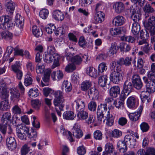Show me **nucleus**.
Wrapping results in <instances>:
<instances>
[{
    "label": "nucleus",
    "mask_w": 155,
    "mask_h": 155,
    "mask_svg": "<svg viewBox=\"0 0 155 155\" xmlns=\"http://www.w3.org/2000/svg\"><path fill=\"white\" fill-rule=\"evenodd\" d=\"M110 67L114 69V71L110 74V80L114 83L118 84L122 80L124 75L121 67L117 65L112 66L111 63L110 64Z\"/></svg>",
    "instance_id": "1"
},
{
    "label": "nucleus",
    "mask_w": 155,
    "mask_h": 155,
    "mask_svg": "<svg viewBox=\"0 0 155 155\" xmlns=\"http://www.w3.org/2000/svg\"><path fill=\"white\" fill-rule=\"evenodd\" d=\"M97 112L103 114L107 113L106 116H105L106 120V125L107 126H111L113 125L114 117L112 114H110L109 111H107V105L106 104H101L99 105Z\"/></svg>",
    "instance_id": "2"
},
{
    "label": "nucleus",
    "mask_w": 155,
    "mask_h": 155,
    "mask_svg": "<svg viewBox=\"0 0 155 155\" xmlns=\"http://www.w3.org/2000/svg\"><path fill=\"white\" fill-rule=\"evenodd\" d=\"M13 24L12 18L8 15H3L0 17V28L3 30L12 28Z\"/></svg>",
    "instance_id": "3"
},
{
    "label": "nucleus",
    "mask_w": 155,
    "mask_h": 155,
    "mask_svg": "<svg viewBox=\"0 0 155 155\" xmlns=\"http://www.w3.org/2000/svg\"><path fill=\"white\" fill-rule=\"evenodd\" d=\"M24 19L20 15L17 14L15 16V23L18 27L15 31V34L16 36H19L21 34V29L23 28Z\"/></svg>",
    "instance_id": "4"
},
{
    "label": "nucleus",
    "mask_w": 155,
    "mask_h": 155,
    "mask_svg": "<svg viewBox=\"0 0 155 155\" xmlns=\"http://www.w3.org/2000/svg\"><path fill=\"white\" fill-rule=\"evenodd\" d=\"M145 27L148 30L151 35H155V17L152 16L148 21L144 24Z\"/></svg>",
    "instance_id": "5"
},
{
    "label": "nucleus",
    "mask_w": 155,
    "mask_h": 155,
    "mask_svg": "<svg viewBox=\"0 0 155 155\" xmlns=\"http://www.w3.org/2000/svg\"><path fill=\"white\" fill-rule=\"evenodd\" d=\"M132 62L134 63L136 61L133 60L132 58L127 57L125 59L121 58L117 61H113L112 62V66H115L117 65L121 67V65L123 64L126 66H130L131 65Z\"/></svg>",
    "instance_id": "6"
},
{
    "label": "nucleus",
    "mask_w": 155,
    "mask_h": 155,
    "mask_svg": "<svg viewBox=\"0 0 155 155\" xmlns=\"http://www.w3.org/2000/svg\"><path fill=\"white\" fill-rule=\"evenodd\" d=\"M88 61V58L87 55L79 54L72 57L71 59V62L75 65H79L81 64L83 61L85 63Z\"/></svg>",
    "instance_id": "7"
},
{
    "label": "nucleus",
    "mask_w": 155,
    "mask_h": 155,
    "mask_svg": "<svg viewBox=\"0 0 155 155\" xmlns=\"http://www.w3.org/2000/svg\"><path fill=\"white\" fill-rule=\"evenodd\" d=\"M48 50L49 51V54L53 55L52 57L54 60V63L52 66L51 68H54L56 67L59 66V64L58 61L59 59V55L57 54H55V49L54 46H51L48 47Z\"/></svg>",
    "instance_id": "8"
},
{
    "label": "nucleus",
    "mask_w": 155,
    "mask_h": 155,
    "mask_svg": "<svg viewBox=\"0 0 155 155\" xmlns=\"http://www.w3.org/2000/svg\"><path fill=\"white\" fill-rule=\"evenodd\" d=\"M143 79L146 84V90L145 91L149 94L153 93L155 92V82L149 81L147 78L145 76L143 77Z\"/></svg>",
    "instance_id": "9"
},
{
    "label": "nucleus",
    "mask_w": 155,
    "mask_h": 155,
    "mask_svg": "<svg viewBox=\"0 0 155 155\" xmlns=\"http://www.w3.org/2000/svg\"><path fill=\"white\" fill-rule=\"evenodd\" d=\"M132 82L134 87L137 90L140 89L143 86L140 76L137 74H135L132 76Z\"/></svg>",
    "instance_id": "10"
},
{
    "label": "nucleus",
    "mask_w": 155,
    "mask_h": 155,
    "mask_svg": "<svg viewBox=\"0 0 155 155\" xmlns=\"http://www.w3.org/2000/svg\"><path fill=\"white\" fill-rule=\"evenodd\" d=\"M72 133L73 136L77 139H80L83 135L82 131L80 129V126L79 124H75L72 129Z\"/></svg>",
    "instance_id": "11"
},
{
    "label": "nucleus",
    "mask_w": 155,
    "mask_h": 155,
    "mask_svg": "<svg viewBox=\"0 0 155 155\" xmlns=\"http://www.w3.org/2000/svg\"><path fill=\"white\" fill-rule=\"evenodd\" d=\"M16 5L11 0H6L5 6L6 13L9 15H12L15 9Z\"/></svg>",
    "instance_id": "12"
},
{
    "label": "nucleus",
    "mask_w": 155,
    "mask_h": 155,
    "mask_svg": "<svg viewBox=\"0 0 155 155\" xmlns=\"http://www.w3.org/2000/svg\"><path fill=\"white\" fill-rule=\"evenodd\" d=\"M143 108L142 105H140L137 112L134 113H130L128 114L129 118L132 121H136L138 120L141 114Z\"/></svg>",
    "instance_id": "13"
},
{
    "label": "nucleus",
    "mask_w": 155,
    "mask_h": 155,
    "mask_svg": "<svg viewBox=\"0 0 155 155\" xmlns=\"http://www.w3.org/2000/svg\"><path fill=\"white\" fill-rule=\"evenodd\" d=\"M7 146L8 149L11 150H14L17 147L16 142L14 137L9 136L6 140Z\"/></svg>",
    "instance_id": "14"
},
{
    "label": "nucleus",
    "mask_w": 155,
    "mask_h": 155,
    "mask_svg": "<svg viewBox=\"0 0 155 155\" xmlns=\"http://www.w3.org/2000/svg\"><path fill=\"white\" fill-rule=\"evenodd\" d=\"M126 21L125 18L122 16L119 15L116 16L113 19L112 23L114 26L118 27L124 24Z\"/></svg>",
    "instance_id": "15"
},
{
    "label": "nucleus",
    "mask_w": 155,
    "mask_h": 155,
    "mask_svg": "<svg viewBox=\"0 0 155 155\" xmlns=\"http://www.w3.org/2000/svg\"><path fill=\"white\" fill-rule=\"evenodd\" d=\"M73 108H75L77 111L84 109L85 105L84 101L80 99L76 100L72 104Z\"/></svg>",
    "instance_id": "16"
},
{
    "label": "nucleus",
    "mask_w": 155,
    "mask_h": 155,
    "mask_svg": "<svg viewBox=\"0 0 155 155\" xmlns=\"http://www.w3.org/2000/svg\"><path fill=\"white\" fill-rule=\"evenodd\" d=\"M138 98L135 96L129 97L127 100V105L130 108H135L137 106Z\"/></svg>",
    "instance_id": "17"
},
{
    "label": "nucleus",
    "mask_w": 155,
    "mask_h": 155,
    "mask_svg": "<svg viewBox=\"0 0 155 155\" xmlns=\"http://www.w3.org/2000/svg\"><path fill=\"white\" fill-rule=\"evenodd\" d=\"M105 14L102 12H98L95 14L94 18L92 20V22L95 24L100 23L104 20Z\"/></svg>",
    "instance_id": "18"
},
{
    "label": "nucleus",
    "mask_w": 155,
    "mask_h": 155,
    "mask_svg": "<svg viewBox=\"0 0 155 155\" xmlns=\"http://www.w3.org/2000/svg\"><path fill=\"white\" fill-rule=\"evenodd\" d=\"M7 86L5 83L4 81L0 82V91L1 92V98H6L8 97V92L7 91Z\"/></svg>",
    "instance_id": "19"
},
{
    "label": "nucleus",
    "mask_w": 155,
    "mask_h": 155,
    "mask_svg": "<svg viewBox=\"0 0 155 155\" xmlns=\"http://www.w3.org/2000/svg\"><path fill=\"white\" fill-rule=\"evenodd\" d=\"M13 120V117L9 112L4 113L1 118V122L6 124L11 123Z\"/></svg>",
    "instance_id": "20"
},
{
    "label": "nucleus",
    "mask_w": 155,
    "mask_h": 155,
    "mask_svg": "<svg viewBox=\"0 0 155 155\" xmlns=\"http://www.w3.org/2000/svg\"><path fill=\"white\" fill-rule=\"evenodd\" d=\"M11 94V99L13 101L19 100L20 94L19 91L15 88H11L10 89Z\"/></svg>",
    "instance_id": "21"
},
{
    "label": "nucleus",
    "mask_w": 155,
    "mask_h": 155,
    "mask_svg": "<svg viewBox=\"0 0 155 155\" xmlns=\"http://www.w3.org/2000/svg\"><path fill=\"white\" fill-rule=\"evenodd\" d=\"M64 99L55 97L53 103L55 106L58 107L61 111H63L64 106Z\"/></svg>",
    "instance_id": "22"
},
{
    "label": "nucleus",
    "mask_w": 155,
    "mask_h": 155,
    "mask_svg": "<svg viewBox=\"0 0 155 155\" xmlns=\"http://www.w3.org/2000/svg\"><path fill=\"white\" fill-rule=\"evenodd\" d=\"M52 16L56 20L62 21L64 18V14L61 11L56 10L53 12Z\"/></svg>",
    "instance_id": "23"
},
{
    "label": "nucleus",
    "mask_w": 155,
    "mask_h": 155,
    "mask_svg": "<svg viewBox=\"0 0 155 155\" xmlns=\"http://www.w3.org/2000/svg\"><path fill=\"white\" fill-rule=\"evenodd\" d=\"M133 88V85L130 81L126 80L125 81L123 85V91L124 92L128 93V94L131 92Z\"/></svg>",
    "instance_id": "24"
},
{
    "label": "nucleus",
    "mask_w": 155,
    "mask_h": 155,
    "mask_svg": "<svg viewBox=\"0 0 155 155\" xmlns=\"http://www.w3.org/2000/svg\"><path fill=\"white\" fill-rule=\"evenodd\" d=\"M120 88L118 86H113L110 89V95L113 97H117L118 95L120 94Z\"/></svg>",
    "instance_id": "25"
},
{
    "label": "nucleus",
    "mask_w": 155,
    "mask_h": 155,
    "mask_svg": "<svg viewBox=\"0 0 155 155\" xmlns=\"http://www.w3.org/2000/svg\"><path fill=\"white\" fill-rule=\"evenodd\" d=\"M8 97L6 98H1L3 100L0 103V109L2 110H6L9 108V102L8 99Z\"/></svg>",
    "instance_id": "26"
},
{
    "label": "nucleus",
    "mask_w": 155,
    "mask_h": 155,
    "mask_svg": "<svg viewBox=\"0 0 155 155\" xmlns=\"http://www.w3.org/2000/svg\"><path fill=\"white\" fill-rule=\"evenodd\" d=\"M134 137L131 134L126 135L124 137V141L127 144L130 145L131 147L134 146L135 143Z\"/></svg>",
    "instance_id": "27"
},
{
    "label": "nucleus",
    "mask_w": 155,
    "mask_h": 155,
    "mask_svg": "<svg viewBox=\"0 0 155 155\" xmlns=\"http://www.w3.org/2000/svg\"><path fill=\"white\" fill-rule=\"evenodd\" d=\"M117 147L119 151L122 153L126 152L127 149V144L123 140H120L117 144Z\"/></svg>",
    "instance_id": "28"
},
{
    "label": "nucleus",
    "mask_w": 155,
    "mask_h": 155,
    "mask_svg": "<svg viewBox=\"0 0 155 155\" xmlns=\"http://www.w3.org/2000/svg\"><path fill=\"white\" fill-rule=\"evenodd\" d=\"M51 76L53 80L59 81L63 78V74L60 71H54L51 73Z\"/></svg>",
    "instance_id": "29"
},
{
    "label": "nucleus",
    "mask_w": 155,
    "mask_h": 155,
    "mask_svg": "<svg viewBox=\"0 0 155 155\" xmlns=\"http://www.w3.org/2000/svg\"><path fill=\"white\" fill-rule=\"evenodd\" d=\"M31 105L32 107L36 110H38L41 106V102L38 99L32 100L31 101Z\"/></svg>",
    "instance_id": "30"
},
{
    "label": "nucleus",
    "mask_w": 155,
    "mask_h": 155,
    "mask_svg": "<svg viewBox=\"0 0 155 155\" xmlns=\"http://www.w3.org/2000/svg\"><path fill=\"white\" fill-rule=\"evenodd\" d=\"M118 49L117 44L116 42L112 43L109 50L110 56L112 57L114 55L117 53Z\"/></svg>",
    "instance_id": "31"
},
{
    "label": "nucleus",
    "mask_w": 155,
    "mask_h": 155,
    "mask_svg": "<svg viewBox=\"0 0 155 155\" xmlns=\"http://www.w3.org/2000/svg\"><path fill=\"white\" fill-rule=\"evenodd\" d=\"M115 12L120 13L123 12L124 9V6L123 3L121 2H116L114 5Z\"/></svg>",
    "instance_id": "32"
},
{
    "label": "nucleus",
    "mask_w": 155,
    "mask_h": 155,
    "mask_svg": "<svg viewBox=\"0 0 155 155\" xmlns=\"http://www.w3.org/2000/svg\"><path fill=\"white\" fill-rule=\"evenodd\" d=\"M147 93V92L145 91H142L140 96L142 101L146 104L148 103L150 101V94H146Z\"/></svg>",
    "instance_id": "33"
},
{
    "label": "nucleus",
    "mask_w": 155,
    "mask_h": 155,
    "mask_svg": "<svg viewBox=\"0 0 155 155\" xmlns=\"http://www.w3.org/2000/svg\"><path fill=\"white\" fill-rule=\"evenodd\" d=\"M77 117L79 120H86L88 117V113L84 110V109L79 111L78 113Z\"/></svg>",
    "instance_id": "34"
},
{
    "label": "nucleus",
    "mask_w": 155,
    "mask_h": 155,
    "mask_svg": "<svg viewBox=\"0 0 155 155\" xmlns=\"http://www.w3.org/2000/svg\"><path fill=\"white\" fill-rule=\"evenodd\" d=\"M63 116L64 119L69 120H73L75 116L74 112L70 110L64 112Z\"/></svg>",
    "instance_id": "35"
},
{
    "label": "nucleus",
    "mask_w": 155,
    "mask_h": 155,
    "mask_svg": "<svg viewBox=\"0 0 155 155\" xmlns=\"http://www.w3.org/2000/svg\"><path fill=\"white\" fill-rule=\"evenodd\" d=\"M88 94L90 97H92L94 98H97L99 94L98 91L95 88H92L88 90Z\"/></svg>",
    "instance_id": "36"
},
{
    "label": "nucleus",
    "mask_w": 155,
    "mask_h": 155,
    "mask_svg": "<svg viewBox=\"0 0 155 155\" xmlns=\"http://www.w3.org/2000/svg\"><path fill=\"white\" fill-rule=\"evenodd\" d=\"M64 88L66 92H70L72 89V87L71 83L68 81H64L62 84V90Z\"/></svg>",
    "instance_id": "37"
},
{
    "label": "nucleus",
    "mask_w": 155,
    "mask_h": 155,
    "mask_svg": "<svg viewBox=\"0 0 155 155\" xmlns=\"http://www.w3.org/2000/svg\"><path fill=\"white\" fill-rule=\"evenodd\" d=\"M140 29V26L138 22H135L133 23L131 31L134 35H137Z\"/></svg>",
    "instance_id": "38"
},
{
    "label": "nucleus",
    "mask_w": 155,
    "mask_h": 155,
    "mask_svg": "<svg viewBox=\"0 0 155 155\" xmlns=\"http://www.w3.org/2000/svg\"><path fill=\"white\" fill-rule=\"evenodd\" d=\"M87 73V74L94 78H96L97 76V70L93 67H89L86 70Z\"/></svg>",
    "instance_id": "39"
},
{
    "label": "nucleus",
    "mask_w": 155,
    "mask_h": 155,
    "mask_svg": "<svg viewBox=\"0 0 155 155\" xmlns=\"http://www.w3.org/2000/svg\"><path fill=\"white\" fill-rule=\"evenodd\" d=\"M29 131V128L25 125H20L17 126V132L28 134Z\"/></svg>",
    "instance_id": "40"
},
{
    "label": "nucleus",
    "mask_w": 155,
    "mask_h": 155,
    "mask_svg": "<svg viewBox=\"0 0 155 155\" xmlns=\"http://www.w3.org/2000/svg\"><path fill=\"white\" fill-rule=\"evenodd\" d=\"M60 131L63 135H68L69 136L68 138L71 142L74 141V140L72 137L71 133L70 131H68L65 130L64 128L62 125L60 127Z\"/></svg>",
    "instance_id": "41"
},
{
    "label": "nucleus",
    "mask_w": 155,
    "mask_h": 155,
    "mask_svg": "<svg viewBox=\"0 0 155 155\" xmlns=\"http://www.w3.org/2000/svg\"><path fill=\"white\" fill-rule=\"evenodd\" d=\"M1 37L6 40H10L13 37L12 34L8 31L2 32L0 34Z\"/></svg>",
    "instance_id": "42"
},
{
    "label": "nucleus",
    "mask_w": 155,
    "mask_h": 155,
    "mask_svg": "<svg viewBox=\"0 0 155 155\" xmlns=\"http://www.w3.org/2000/svg\"><path fill=\"white\" fill-rule=\"evenodd\" d=\"M107 77L104 75L100 77L98 79L99 85L101 87H104L106 85L107 81Z\"/></svg>",
    "instance_id": "43"
},
{
    "label": "nucleus",
    "mask_w": 155,
    "mask_h": 155,
    "mask_svg": "<svg viewBox=\"0 0 155 155\" xmlns=\"http://www.w3.org/2000/svg\"><path fill=\"white\" fill-rule=\"evenodd\" d=\"M32 31L33 34L36 37H41L43 34L41 30L39 29L36 26H33L32 27Z\"/></svg>",
    "instance_id": "44"
},
{
    "label": "nucleus",
    "mask_w": 155,
    "mask_h": 155,
    "mask_svg": "<svg viewBox=\"0 0 155 155\" xmlns=\"http://www.w3.org/2000/svg\"><path fill=\"white\" fill-rule=\"evenodd\" d=\"M91 83L89 81H83L81 84V89L84 91H87L91 86Z\"/></svg>",
    "instance_id": "45"
},
{
    "label": "nucleus",
    "mask_w": 155,
    "mask_h": 155,
    "mask_svg": "<svg viewBox=\"0 0 155 155\" xmlns=\"http://www.w3.org/2000/svg\"><path fill=\"white\" fill-rule=\"evenodd\" d=\"M120 50L121 51L127 52L129 51L131 49L130 46L127 43H122L120 44Z\"/></svg>",
    "instance_id": "46"
},
{
    "label": "nucleus",
    "mask_w": 155,
    "mask_h": 155,
    "mask_svg": "<svg viewBox=\"0 0 155 155\" xmlns=\"http://www.w3.org/2000/svg\"><path fill=\"white\" fill-rule=\"evenodd\" d=\"M39 94L38 90L35 88L31 89L28 92V96L30 97H35L38 95Z\"/></svg>",
    "instance_id": "47"
},
{
    "label": "nucleus",
    "mask_w": 155,
    "mask_h": 155,
    "mask_svg": "<svg viewBox=\"0 0 155 155\" xmlns=\"http://www.w3.org/2000/svg\"><path fill=\"white\" fill-rule=\"evenodd\" d=\"M75 64L73 63H69L65 68V71L68 73L72 72L76 69Z\"/></svg>",
    "instance_id": "48"
},
{
    "label": "nucleus",
    "mask_w": 155,
    "mask_h": 155,
    "mask_svg": "<svg viewBox=\"0 0 155 155\" xmlns=\"http://www.w3.org/2000/svg\"><path fill=\"white\" fill-rule=\"evenodd\" d=\"M43 59L45 62L48 63L51 62L53 60L52 58V55L48 53H45L43 54Z\"/></svg>",
    "instance_id": "49"
},
{
    "label": "nucleus",
    "mask_w": 155,
    "mask_h": 155,
    "mask_svg": "<svg viewBox=\"0 0 155 155\" xmlns=\"http://www.w3.org/2000/svg\"><path fill=\"white\" fill-rule=\"evenodd\" d=\"M48 11L46 9H43L41 10L39 12L40 17L44 19H46L48 16Z\"/></svg>",
    "instance_id": "50"
},
{
    "label": "nucleus",
    "mask_w": 155,
    "mask_h": 155,
    "mask_svg": "<svg viewBox=\"0 0 155 155\" xmlns=\"http://www.w3.org/2000/svg\"><path fill=\"white\" fill-rule=\"evenodd\" d=\"M141 14L139 12H137L131 15V18L134 22H138L141 19Z\"/></svg>",
    "instance_id": "51"
},
{
    "label": "nucleus",
    "mask_w": 155,
    "mask_h": 155,
    "mask_svg": "<svg viewBox=\"0 0 155 155\" xmlns=\"http://www.w3.org/2000/svg\"><path fill=\"white\" fill-rule=\"evenodd\" d=\"M56 28L54 25L53 24H51L46 26L45 28V31L48 34H51Z\"/></svg>",
    "instance_id": "52"
},
{
    "label": "nucleus",
    "mask_w": 155,
    "mask_h": 155,
    "mask_svg": "<svg viewBox=\"0 0 155 155\" xmlns=\"http://www.w3.org/2000/svg\"><path fill=\"white\" fill-rule=\"evenodd\" d=\"M32 79L29 75H27L25 76L24 84L26 86H29L32 84Z\"/></svg>",
    "instance_id": "53"
},
{
    "label": "nucleus",
    "mask_w": 155,
    "mask_h": 155,
    "mask_svg": "<svg viewBox=\"0 0 155 155\" xmlns=\"http://www.w3.org/2000/svg\"><path fill=\"white\" fill-rule=\"evenodd\" d=\"M12 110V113L15 115L20 114L22 112L21 109L18 105L14 106Z\"/></svg>",
    "instance_id": "54"
},
{
    "label": "nucleus",
    "mask_w": 155,
    "mask_h": 155,
    "mask_svg": "<svg viewBox=\"0 0 155 155\" xmlns=\"http://www.w3.org/2000/svg\"><path fill=\"white\" fill-rule=\"evenodd\" d=\"M75 51L74 48L72 46H69V48H67L65 50V54L67 57H71L74 55V53H72L71 51Z\"/></svg>",
    "instance_id": "55"
},
{
    "label": "nucleus",
    "mask_w": 155,
    "mask_h": 155,
    "mask_svg": "<svg viewBox=\"0 0 155 155\" xmlns=\"http://www.w3.org/2000/svg\"><path fill=\"white\" fill-rule=\"evenodd\" d=\"M121 39L122 41H126L128 42L133 43L134 41V37L130 36H124L121 37Z\"/></svg>",
    "instance_id": "56"
},
{
    "label": "nucleus",
    "mask_w": 155,
    "mask_h": 155,
    "mask_svg": "<svg viewBox=\"0 0 155 155\" xmlns=\"http://www.w3.org/2000/svg\"><path fill=\"white\" fill-rule=\"evenodd\" d=\"M97 104L95 102L91 101L88 104V109L91 111H94L96 110Z\"/></svg>",
    "instance_id": "57"
},
{
    "label": "nucleus",
    "mask_w": 155,
    "mask_h": 155,
    "mask_svg": "<svg viewBox=\"0 0 155 155\" xmlns=\"http://www.w3.org/2000/svg\"><path fill=\"white\" fill-rule=\"evenodd\" d=\"M54 92L53 90L48 87H45L43 89V94L46 97L48 96L50 94H52Z\"/></svg>",
    "instance_id": "58"
},
{
    "label": "nucleus",
    "mask_w": 155,
    "mask_h": 155,
    "mask_svg": "<svg viewBox=\"0 0 155 155\" xmlns=\"http://www.w3.org/2000/svg\"><path fill=\"white\" fill-rule=\"evenodd\" d=\"M114 148L112 144L110 143H107L105 147V151L108 153L110 154L113 152Z\"/></svg>",
    "instance_id": "59"
},
{
    "label": "nucleus",
    "mask_w": 155,
    "mask_h": 155,
    "mask_svg": "<svg viewBox=\"0 0 155 155\" xmlns=\"http://www.w3.org/2000/svg\"><path fill=\"white\" fill-rule=\"evenodd\" d=\"M86 43L84 37L82 36L80 37L78 41L80 46L83 48H85L86 46Z\"/></svg>",
    "instance_id": "60"
},
{
    "label": "nucleus",
    "mask_w": 155,
    "mask_h": 155,
    "mask_svg": "<svg viewBox=\"0 0 155 155\" xmlns=\"http://www.w3.org/2000/svg\"><path fill=\"white\" fill-rule=\"evenodd\" d=\"M140 129L143 132H147L149 127L148 124L145 122H142L140 125Z\"/></svg>",
    "instance_id": "61"
},
{
    "label": "nucleus",
    "mask_w": 155,
    "mask_h": 155,
    "mask_svg": "<svg viewBox=\"0 0 155 155\" xmlns=\"http://www.w3.org/2000/svg\"><path fill=\"white\" fill-rule=\"evenodd\" d=\"M94 137L95 139L100 140L102 139V134L100 130H97L94 132Z\"/></svg>",
    "instance_id": "62"
},
{
    "label": "nucleus",
    "mask_w": 155,
    "mask_h": 155,
    "mask_svg": "<svg viewBox=\"0 0 155 155\" xmlns=\"http://www.w3.org/2000/svg\"><path fill=\"white\" fill-rule=\"evenodd\" d=\"M77 152L79 155H84L86 153L85 147L83 145L79 146L77 148Z\"/></svg>",
    "instance_id": "63"
},
{
    "label": "nucleus",
    "mask_w": 155,
    "mask_h": 155,
    "mask_svg": "<svg viewBox=\"0 0 155 155\" xmlns=\"http://www.w3.org/2000/svg\"><path fill=\"white\" fill-rule=\"evenodd\" d=\"M30 148L27 145L22 147L21 149V155H26L29 150Z\"/></svg>",
    "instance_id": "64"
}]
</instances>
